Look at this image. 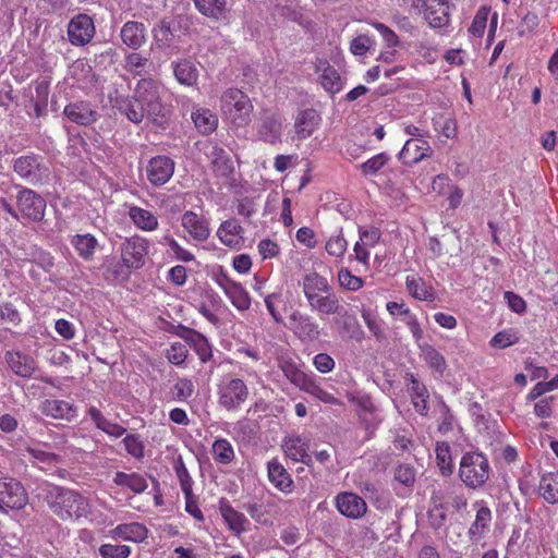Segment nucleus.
Returning a JSON list of instances; mask_svg holds the SVG:
<instances>
[{
	"label": "nucleus",
	"mask_w": 558,
	"mask_h": 558,
	"mask_svg": "<svg viewBox=\"0 0 558 558\" xmlns=\"http://www.w3.org/2000/svg\"><path fill=\"white\" fill-rule=\"evenodd\" d=\"M302 289L313 312L319 315L333 316L341 313L343 304L325 277L316 272L305 275Z\"/></svg>",
	"instance_id": "1"
},
{
	"label": "nucleus",
	"mask_w": 558,
	"mask_h": 558,
	"mask_svg": "<svg viewBox=\"0 0 558 558\" xmlns=\"http://www.w3.org/2000/svg\"><path fill=\"white\" fill-rule=\"evenodd\" d=\"M46 501L51 512L63 521L78 520L89 513L88 500L70 488L48 484Z\"/></svg>",
	"instance_id": "2"
},
{
	"label": "nucleus",
	"mask_w": 558,
	"mask_h": 558,
	"mask_svg": "<svg viewBox=\"0 0 558 558\" xmlns=\"http://www.w3.org/2000/svg\"><path fill=\"white\" fill-rule=\"evenodd\" d=\"M490 466L485 454L477 451L465 452L459 465V476L466 487H482L489 478Z\"/></svg>",
	"instance_id": "3"
},
{
	"label": "nucleus",
	"mask_w": 558,
	"mask_h": 558,
	"mask_svg": "<svg viewBox=\"0 0 558 558\" xmlns=\"http://www.w3.org/2000/svg\"><path fill=\"white\" fill-rule=\"evenodd\" d=\"M223 116L234 125L244 126L251 121L253 105L247 95L236 88H229L221 97Z\"/></svg>",
	"instance_id": "4"
},
{
	"label": "nucleus",
	"mask_w": 558,
	"mask_h": 558,
	"mask_svg": "<svg viewBox=\"0 0 558 558\" xmlns=\"http://www.w3.org/2000/svg\"><path fill=\"white\" fill-rule=\"evenodd\" d=\"M12 168L20 179L32 185L45 184L50 177L43 157L33 153L15 158Z\"/></svg>",
	"instance_id": "5"
},
{
	"label": "nucleus",
	"mask_w": 558,
	"mask_h": 558,
	"mask_svg": "<svg viewBox=\"0 0 558 558\" xmlns=\"http://www.w3.org/2000/svg\"><path fill=\"white\" fill-rule=\"evenodd\" d=\"M162 86L159 82L153 78H142L137 82L134 88V96L137 101L142 104L146 111H148V120L157 122L158 117L162 111V104L160 100V92Z\"/></svg>",
	"instance_id": "6"
},
{
	"label": "nucleus",
	"mask_w": 558,
	"mask_h": 558,
	"mask_svg": "<svg viewBox=\"0 0 558 558\" xmlns=\"http://www.w3.org/2000/svg\"><path fill=\"white\" fill-rule=\"evenodd\" d=\"M250 391L241 378H230L218 387V403L227 411H238L246 402Z\"/></svg>",
	"instance_id": "7"
},
{
	"label": "nucleus",
	"mask_w": 558,
	"mask_h": 558,
	"mask_svg": "<svg viewBox=\"0 0 558 558\" xmlns=\"http://www.w3.org/2000/svg\"><path fill=\"white\" fill-rule=\"evenodd\" d=\"M149 243L146 239L134 235L125 239L120 246L123 265L128 269H140L145 264Z\"/></svg>",
	"instance_id": "8"
},
{
	"label": "nucleus",
	"mask_w": 558,
	"mask_h": 558,
	"mask_svg": "<svg viewBox=\"0 0 558 558\" xmlns=\"http://www.w3.org/2000/svg\"><path fill=\"white\" fill-rule=\"evenodd\" d=\"M17 210L24 219L41 221L45 216L46 201L35 191L24 187L16 196Z\"/></svg>",
	"instance_id": "9"
},
{
	"label": "nucleus",
	"mask_w": 558,
	"mask_h": 558,
	"mask_svg": "<svg viewBox=\"0 0 558 558\" xmlns=\"http://www.w3.org/2000/svg\"><path fill=\"white\" fill-rule=\"evenodd\" d=\"M23 485L12 477L0 478V510L22 509L27 504Z\"/></svg>",
	"instance_id": "10"
},
{
	"label": "nucleus",
	"mask_w": 558,
	"mask_h": 558,
	"mask_svg": "<svg viewBox=\"0 0 558 558\" xmlns=\"http://www.w3.org/2000/svg\"><path fill=\"white\" fill-rule=\"evenodd\" d=\"M96 33L93 19L87 14L73 16L68 24V38L71 45L82 47L90 43Z\"/></svg>",
	"instance_id": "11"
},
{
	"label": "nucleus",
	"mask_w": 558,
	"mask_h": 558,
	"mask_svg": "<svg viewBox=\"0 0 558 558\" xmlns=\"http://www.w3.org/2000/svg\"><path fill=\"white\" fill-rule=\"evenodd\" d=\"M289 328L303 342L316 341L320 338L322 330L316 320L300 311H293L289 317Z\"/></svg>",
	"instance_id": "12"
},
{
	"label": "nucleus",
	"mask_w": 558,
	"mask_h": 558,
	"mask_svg": "<svg viewBox=\"0 0 558 558\" xmlns=\"http://www.w3.org/2000/svg\"><path fill=\"white\" fill-rule=\"evenodd\" d=\"M258 140L275 145L281 142L282 119L275 112L264 111L257 124Z\"/></svg>",
	"instance_id": "13"
},
{
	"label": "nucleus",
	"mask_w": 558,
	"mask_h": 558,
	"mask_svg": "<svg viewBox=\"0 0 558 558\" xmlns=\"http://www.w3.org/2000/svg\"><path fill=\"white\" fill-rule=\"evenodd\" d=\"M174 172V161L168 156L153 157L146 166L147 180L154 186L166 184Z\"/></svg>",
	"instance_id": "14"
},
{
	"label": "nucleus",
	"mask_w": 558,
	"mask_h": 558,
	"mask_svg": "<svg viewBox=\"0 0 558 558\" xmlns=\"http://www.w3.org/2000/svg\"><path fill=\"white\" fill-rule=\"evenodd\" d=\"M216 281L236 310L243 312L250 308L251 298L240 283L233 281L225 274L219 275Z\"/></svg>",
	"instance_id": "15"
},
{
	"label": "nucleus",
	"mask_w": 558,
	"mask_h": 558,
	"mask_svg": "<svg viewBox=\"0 0 558 558\" xmlns=\"http://www.w3.org/2000/svg\"><path fill=\"white\" fill-rule=\"evenodd\" d=\"M336 507L338 511L350 519H360L367 511L365 500L354 493H340L336 497Z\"/></svg>",
	"instance_id": "16"
},
{
	"label": "nucleus",
	"mask_w": 558,
	"mask_h": 558,
	"mask_svg": "<svg viewBox=\"0 0 558 558\" xmlns=\"http://www.w3.org/2000/svg\"><path fill=\"white\" fill-rule=\"evenodd\" d=\"M63 113L71 122L83 126L92 125L98 119V112L87 101L70 102Z\"/></svg>",
	"instance_id": "17"
},
{
	"label": "nucleus",
	"mask_w": 558,
	"mask_h": 558,
	"mask_svg": "<svg viewBox=\"0 0 558 558\" xmlns=\"http://www.w3.org/2000/svg\"><path fill=\"white\" fill-rule=\"evenodd\" d=\"M424 8V17L433 28H440L449 23V7L446 0H418Z\"/></svg>",
	"instance_id": "18"
},
{
	"label": "nucleus",
	"mask_w": 558,
	"mask_h": 558,
	"mask_svg": "<svg viewBox=\"0 0 558 558\" xmlns=\"http://www.w3.org/2000/svg\"><path fill=\"white\" fill-rule=\"evenodd\" d=\"M429 150L430 147L426 141L422 138H411L403 145V148L399 153V159L407 166H413L428 157Z\"/></svg>",
	"instance_id": "19"
},
{
	"label": "nucleus",
	"mask_w": 558,
	"mask_h": 558,
	"mask_svg": "<svg viewBox=\"0 0 558 558\" xmlns=\"http://www.w3.org/2000/svg\"><path fill=\"white\" fill-rule=\"evenodd\" d=\"M268 480L275 488L283 494H290L294 489V483L286 468L277 460L272 459L267 463Z\"/></svg>",
	"instance_id": "20"
},
{
	"label": "nucleus",
	"mask_w": 558,
	"mask_h": 558,
	"mask_svg": "<svg viewBox=\"0 0 558 558\" xmlns=\"http://www.w3.org/2000/svg\"><path fill=\"white\" fill-rule=\"evenodd\" d=\"M40 412L56 420L73 421L77 416L76 407L64 400H45L40 404Z\"/></svg>",
	"instance_id": "21"
},
{
	"label": "nucleus",
	"mask_w": 558,
	"mask_h": 558,
	"mask_svg": "<svg viewBox=\"0 0 558 558\" xmlns=\"http://www.w3.org/2000/svg\"><path fill=\"white\" fill-rule=\"evenodd\" d=\"M182 227L198 242L206 241L210 233L208 221L192 210H187L183 214Z\"/></svg>",
	"instance_id": "22"
},
{
	"label": "nucleus",
	"mask_w": 558,
	"mask_h": 558,
	"mask_svg": "<svg viewBox=\"0 0 558 558\" xmlns=\"http://www.w3.org/2000/svg\"><path fill=\"white\" fill-rule=\"evenodd\" d=\"M5 361L11 371L20 377L29 378L37 369L36 361L20 351L7 352Z\"/></svg>",
	"instance_id": "23"
},
{
	"label": "nucleus",
	"mask_w": 558,
	"mask_h": 558,
	"mask_svg": "<svg viewBox=\"0 0 558 558\" xmlns=\"http://www.w3.org/2000/svg\"><path fill=\"white\" fill-rule=\"evenodd\" d=\"M114 107L124 114L129 121L140 124L145 118L148 119V111L142 106L137 98L132 97H118L114 101Z\"/></svg>",
	"instance_id": "24"
},
{
	"label": "nucleus",
	"mask_w": 558,
	"mask_h": 558,
	"mask_svg": "<svg viewBox=\"0 0 558 558\" xmlns=\"http://www.w3.org/2000/svg\"><path fill=\"white\" fill-rule=\"evenodd\" d=\"M120 37L124 45L137 50L146 41V27L143 23L129 21L122 26Z\"/></svg>",
	"instance_id": "25"
},
{
	"label": "nucleus",
	"mask_w": 558,
	"mask_h": 558,
	"mask_svg": "<svg viewBox=\"0 0 558 558\" xmlns=\"http://www.w3.org/2000/svg\"><path fill=\"white\" fill-rule=\"evenodd\" d=\"M282 448L288 458L308 464L311 461L307 454L308 444L306 438L292 435L284 438Z\"/></svg>",
	"instance_id": "26"
},
{
	"label": "nucleus",
	"mask_w": 558,
	"mask_h": 558,
	"mask_svg": "<svg viewBox=\"0 0 558 558\" xmlns=\"http://www.w3.org/2000/svg\"><path fill=\"white\" fill-rule=\"evenodd\" d=\"M196 10L204 16L220 21L229 13V0H193Z\"/></svg>",
	"instance_id": "27"
},
{
	"label": "nucleus",
	"mask_w": 558,
	"mask_h": 558,
	"mask_svg": "<svg viewBox=\"0 0 558 558\" xmlns=\"http://www.w3.org/2000/svg\"><path fill=\"white\" fill-rule=\"evenodd\" d=\"M181 337L190 344L191 348H193L203 363H206L211 359V345L205 336L196 330L184 328V332Z\"/></svg>",
	"instance_id": "28"
},
{
	"label": "nucleus",
	"mask_w": 558,
	"mask_h": 558,
	"mask_svg": "<svg viewBox=\"0 0 558 558\" xmlns=\"http://www.w3.org/2000/svg\"><path fill=\"white\" fill-rule=\"evenodd\" d=\"M214 172L221 178H229L233 172V163L227 151L218 145H213L207 154Z\"/></svg>",
	"instance_id": "29"
},
{
	"label": "nucleus",
	"mask_w": 558,
	"mask_h": 558,
	"mask_svg": "<svg viewBox=\"0 0 558 558\" xmlns=\"http://www.w3.org/2000/svg\"><path fill=\"white\" fill-rule=\"evenodd\" d=\"M191 118L197 131L203 135L211 134L218 126V117L207 108L194 107Z\"/></svg>",
	"instance_id": "30"
},
{
	"label": "nucleus",
	"mask_w": 558,
	"mask_h": 558,
	"mask_svg": "<svg viewBox=\"0 0 558 558\" xmlns=\"http://www.w3.org/2000/svg\"><path fill=\"white\" fill-rule=\"evenodd\" d=\"M340 312V314H336L333 317V324L338 327L339 332L352 339H360L363 331L355 316L350 314L344 305Z\"/></svg>",
	"instance_id": "31"
},
{
	"label": "nucleus",
	"mask_w": 558,
	"mask_h": 558,
	"mask_svg": "<svg viewBox=\"0 0 558 558\" xmlns=\"http://www.w3.org/2000/svg\"><path fill=\"white\" fill-rule=\"evenodd\" d=\"M320 122L319 114L314 109L301 111L294 123V129L301 140L310 137Z\"/></svg>",
	"instance_id": "32"
},
{
	"label": "nucleus",
	"mask_w": 558,
	"mask_h": 558,
	"mask_svg": "<svg viewBox=\"0 0 558 558\" xmlns=\"http://www.w3.org/2000/svg\"><path fill=\"white\" fill-rule=\"evenodd\" d=\"M244 509L254 521L263 525H270L272 517L278 513L277 504L270 500L265 504H247Z\"/></svg>",
	"instance_id": "33"
},
{
	"label": "nucleus",
	"mask_w": 558,
	"mask_h": 558,
	"mask_svg": "<svg viewBox=\"0 0 558 558\" xmlns=\"http://www.w3.org/2000/svg\"><path fill=\"white\" fill-rule=\"evenodd\" d=\"M279 367L286 378L300 390H303L308 384L310 379L313 377V374L305 373L299 367L296 363L290 359L281 360L279 362Z\"/></svg>",
	"instance_id": "34"
},
{
	"label": "nucleus",
	"mask_w": 558,
	"mask_h": 558,
	"mask_svg": "<svg viewBox=\"0 0 558 558\" xmlns=\"http://www.w3.org/2000/svg\"><path fill=\"white\" fill-rule=\"evenodd\" d=\"M87 414L98 429L113 438H120L126 433V428L106 418L96 407H89Z\"/></svg>",
	"instance_id": "35"
},
{
	"label": "nucleus",
	"mask_w": 558,
	"mask_h": 558,
	"mask_svg": "<svg viewBox=\"0 0 558 558\" xmlns=\"http://www.w3.org/2000/svg\"><path fill=\"white\" fill-rule=\"evenodd\" d=\"M111 533L113 537L140 543L147 537L148 530L142 523L132 522L117 525Z\"/></svg>",
	"instance_id": "36"
},
{
	"label": "nucleus",
	"mask_w": 558,
	"mask_h": 558,
	"mask_svg": "<svg viewBox=\"0 0 558 558\" xmlns=\"http://www.w3.org/2000/svg\"><path fill=\"white\" fill-rule=\"evenodd\" d=\"M219 510L232 532L241 534L247 530L250 522L246 517L232 508L228 502H221Z\"/></svg>",
	"instance_id": "37"
},
{
	"label": "nucleus",
	"mask_w": 558,
	"mask_h": 558,
	"mask_svg": "<svg viewBox=\"0 0 558 558\" xmlns=\"http://www.w3.org/2000/svg\"><path fill=\"white\" fill-rule=\"evenodd\" d=\"M241 233L242 227L235 219L223 221L217 231L220 241L229 247H235L241 243Z\"/></svg>",
	"instance_id": "38"
},
{
	"label": "nucleus",
	"mask_w": 558,
	"mask_h": 558,
	"mask_svg": "<svg viewBox=\"0 0 558 558\" xmlns=\"http://www.w3.org/2000/svg\"><path fill=\"white\" fill-rule=\"evenodd\" d=\"M71 243L84 260L93 259L99 246L97 239L90 233L76 234L72 238Z\"/></svg>",
	"instance_id": "39"
},
{
	"label": "nucleus",
	"mask_w": 558,
	"mask_h": 558,
	"mask_svg": "<svg viewBox=\"0 0 558 558\" xmlns=\"http://www.w3.org/2000/svg\"><path fill=\"white\" fill-rule=\"evenodd\" d=\"M538 494L549 504H558V472L542 475Z\"/></svg>",
	"instance_id": "40"
},
{
	"label": "nucleus",
	"mask_w": 558,
	"mask_h": 558,
	"mask_svg": "<svg viewBox=\"0 0 558 558\" xmlns=\"http://www.w3.org/2000/svg\"><path fill=\"white\" fill-rule=\"evenodd\" d=\"M173 73L178 82L185 86H193L198 80V70L190 60H181L173 65Z\"/></svg>",
	"instance_id": "41"
},
{
	"label": "nucleus",
	"mask_w": 558,
	"mask_h": 558,
	"mask_svg": "<svg viewBox=\"0 0 558 558\" xmlns=\"http://www.w3.org/2000/svg\"><path fill=\"white\" fill-rule=\"evenodd\" d=\"M113 483L118 486H125L135 494H142L148 487L145 477L138 473L117 472Z\"/></svg>",
	"instance_id": "42"
},
{
	"label": "nucleus",
	"mask_w": 558,
	"mask_h": 558,
	"mask_svg": "<svg viewBox=\"0 0 558 558\" xmlns=\"http://www.w3.org/2000/svg\"><path fill=\"white\" fill-rule=\"evenodd\" d=\"M129 217L133 223L142 230L153 231L158 228L157 217L149 210L143 209L141 207H130Z\"/></svg>",
	"instance_id": "43"
},
{
	"label": "nucleus",
	"mask_w": 558,
	"mask_h": 558,
	"mask_svg": "<svg viewBox=\"0 0 558 558\" xmlns=\"http://www.w3.org/2000/svg\"><path fill=\"white\" fill-rule=\"evenodd\" d=\"M317 70H322L320 83L327 92L335 94L341 89L340 75L328 62H320Z\"/></svg>",
	"instance_id": "44"
},
{
	"label": "nucleus",
	"mask_w": 558,
	"mask_h": 558,
	"mask_svg": "<svg viewBox=\"0 0 558 558\" xmlns=\"http://www.w3.org/2000/svg\"><path fill=\"white\" fill-rule=\"evenodd\" d=\"M436 463L440 472L445 476L453 473V464L451 459L450 446L448 442H438L436 446Z\"/></svg>",
	"instance_id": "45"
},
{
	"label": "nucleus",
	"mask_w": 558,
	"mask_h": 558,
	"mask_svg": "<svg viewBox=\"0 0 558 558\" xmlns=\"http://www.w3.org/2000/svg\"><path fill=\"white\" fill-rule=\"evenodd\" d=\"M492 521V512L490 509L486 506H481L476 511L475 521L472 523L469 529V535L472 538H478L485 530L489 526V522Z\"/></svg>",
	"instance_id": "46"
},
{
	"label": "nucleus",
	"mask_w": 558,
	"mask_h": 558,
	"mask_svg": "<svg viewBox=\"0 0 558 558\" xmlns=\"http://www.w3.org/2000/svg\"><path fill=\"white\" fill-rule=\"evenodd\" d=\"M151 65V62L137 52H131L125 57V71L132 73L135 76H142L147 73V68Z\"/></svg>",
	"instance_id": "47"
},
{
	"label": "nucleus",
	"mask_w": 558,
	"mask_h": 558,
	"mask_svg": "<svg viewBox=\"0 0 558 558\" xmlns=\"http://www.w3.org/2000/svg\"><path fill=\"white\" fill-rule=\"evenodd\" d=\"M423 359L427 365L439 376H442L447 364L442 354H440L435 348L426 347L423 349Z\"/></svg>",
	"instance_id": "48"
},
{
	"label": "nucleus",
	"mask_w": 558,
	"mask_h": 558,
	"mask_svg": "<svg viewBox=\"0 0 558 558\" xmlns=\"http://www.w3.org/2000/svg\"><path fill=\"white\" fill-rule=\"evenodd\" d=\"M214 459L222 464H229L234 458V451L227 439H217L213 444Z\"/></svg>",
	"instance_id": "49"
},
{
	"label": "nucleus",
	"mask_w": 558,
	"mask_h": 558,
	"mask_svg": "<svg viewBox=\"0 0 558 558\" xmlns=\"http://www.w3.org/2000/svg\"><path fill=\"white\" fill-rule=\"evenodd\" d=\"M302 391L313 396L314 398L320 400L324 403L339 404V401L336 397H333L331 393H329L328 391L320 387V385L316 381L314 375Z\"/></svg>",
	"instance_id": "50"
},
{
	"label": "nucleus",
	"mask_w": 558,
	"mask_h": 558,
	"mask_svg": "<svg viewBox=\"0 0 558 558\" xmlns=\"http://www.w3.org/2000/svg\"><path fill=\"white\" fill-rule=\"evenodd\" d=\"M389 160V156L386 153H379L376 156L369 158L359 167L365 177L375 175L380 169H383Z\"/></svg>",
	"instance_id": "51"
},
{
	"label": "nucleus",
	"mask_w": 558,
	"mask_h": 558,
	"mask_svg": "<svg viewBox=\"0 0 558 558\" xmlns=\"http://www.w3.org/2000/svg\"><path fill=\"white\" fill-rule=\"evenodd\" d=\"M174 470L180 482L181 489L185 497H193V480L181 458L175 462Z\"/></svg>",
	"instance_id": "52"
},
{
	"label": "nucleus",
	"mask_w": 558,
	"mask_h": 558,
	"mask_svg": "<svg viewBox=\"0 0 558 558\" xmlns=\"http://www.w3.org/2000/svg\"><path fill=\"white\" fill-rule=\"evenodd\" d=\"M125 450L129 454L137 460H142L144 458V442L141 440L140 435L129 434L122 440Z\"/></svg>",
	"instance_id": "53"
},
{
	"label": "nucleus",
	"mask_w": 558,
	"mask_h": 558,
	"mask_svg": "<svg viewBox=\"0 0 558 558\" xmlns=\"http://www.w3.org/2000/svg\"><path fill=\"white\" fill-rule=\"evenodd\" d=\"M339 284L349 290V291H357L363 287V279L352 275V272L347 268H341L338 272Z\"/></svg>",
	"instance_id": "54"
},
{
	"label": "nucleus",
	"mask_w": 558,
	"mask_h": 558,
	"mask_svg": "<svg viewBox=\"0 0 558 558\" xmlns=\"http://www.w3.org/2000/svg\"><path fill=\"white\" fill-rule=\"evenodd\" d=\"M25 451L29 454V457L37 462L45 464H53L59 460L58 454L44 450L37 446H26Z\"/></svg>",
	"instance_id": "55"
},
{
	"label": "nucleus",
	"mask_w": 558,
	"mask_h": 558,
	"mask_svg": "<svg viewBox=\"0 0 558 558\" xmlns=\"http://www.w3.org/2000/svg\"><path fill=\"white\" fill-rule=\"evenodd\" d=\"M131 548L126 545L104 544L99 547V555L102 558H128Z\"/></svg>",
	"instance_id": "56"
},
{
	"label": "nucleus",
	"mask_w": 558,
	"mask_h": 558,
	"mask_svg": "<svg viewBox=\"0 0 558 558\" xmlns=\"http://www.w3.org/2000/svg\"><path fill=\"white\" fill-rule=\"evenodd\" d=\"M189 354V350L185 344L181 342H174L166 352L167 360L173 365H182Z\"/></svg>",
	"instance_id": "57"
},
{
	"label": "nucleus",
	"mask_w": 558,
	"mask_h": 558,
	"mask_svg": "<svg viewBox=\"0 0 558 558\" xmlns=\"http://www.w3.org/2000/svg\"><path fill=\"white\" fill-rule=\"evenodd\" d=\"M173 399L177 401H185L194 393V384L191 379H179L172 389Z\"/></svg>",
	"instance_id": "58"
},
{
	"label": "nucleus",
	"mask_w": 558,
	"mask_h": 558,
	"mask_svg": "<svg viewBox=\"0 0 558 558\" xmlns=\"http://www.w3.org/2000/svg\"><path fill=\"white\" fill-rule=\"evenodd\" d=\"M539 25V17L534 12H526L520 21L518 26V36L523 37L526 34L533 33Z\"/></svg>",
	"instance_id": "59"
},
{
	"label": "nucleus",
	"mask_w": 558,
	"mask_h": 558,
	"mask_svg": "<svg viewBox=\"0 0 558 558\" xmlns=\"http://www.w3.org/2000/svg\"><path fill=\"white\" fill-rule=\"evenodd\" d=\"M407 288L408 291L417 300L422 301H430L434 298V294L430 290H428L424 282L417 280L407 279Z\"/></svg>",
	"instance_id": "60"
},
{
	"label": "nucleus",
	"mask_w": 558,
	"mask_h": 558,
	"mask_svg": "<svg viewBox=\"0 0 558 558\" xmlns=\"http://www.w3.org/2000/svg\"><path fill=\"white\" fill-rule=\"evenodd\" d=\"M488 14H489V9H487L485 7L481 8L476 12V14L472 21V24L469 27V32L473 36L482 37V35L484 34L485 27H486Z\"/></svg>",
	"instance_id": "61"
},
{
	"label": "nucleus",
	"mask_w": 558,
	"mask_h": 558,
	"mask_svg": "<svg viewBox=\"0 0 558 558\" xmlns=\"http://www.w3.org/2000/svg\"><path fill=\"white\" fill-rule=\"evenodd\" d=\"M348 242L341 234V232L337 235L330 236L326 243V251L329 255L340 257L347 251Z\"/></svg>",
	"instance_id": "62"
},
{
	"label": "nucleus",
	"mask_w": 558,
	"mask_h": 558,
	"mask_svg": "<svg viewBox=\"0 0 558 558\" xmlns=\"http://www.w3.org/2000/svg\"><path fill=\"white\" fill-rule=\"evenodd\" d=\"M0 322L17 326L21 323V315L12 303L0 304Z\"/></svg>",
	"instance_id": "63"
},
{
	"label": "nucleus",
	"mask_w": 558,
	"mask_h": 558,
	"mask_svg": "<svg viewBox=\"0 0 558 558\" xmlns=\"http://www.w3.org/2000/svg\"><path fill=\"white\" fill-rule=\"evenodd\" d=\"M395 480L399 483L411 486L415 481V470L409 464H400L395 470Z\"/></svg>",
	"instance_id": "64"
}]
</instances>
